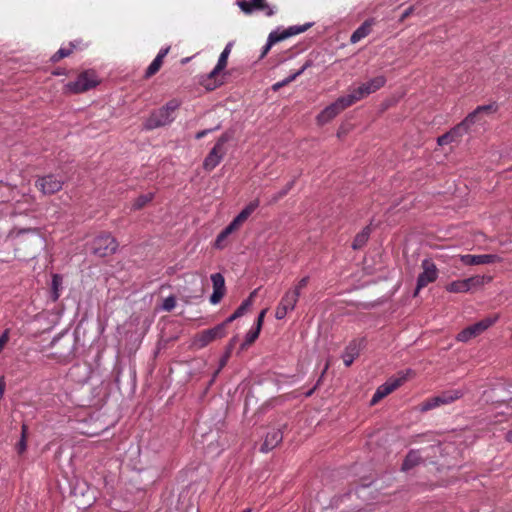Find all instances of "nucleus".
<instances>
[{
    "instance_id": "obj_1",
    "label": "nucleus",
    "mask_w": 512,
    "mask_h": 512,
    "mask_svg": "<svg viewBox=\"0 0 512 512\" xmlns=\"http://www.w3.org/2000/svg\"><path fill=\"white\" fill-rule=\"evenodd\" d=\"M13 247L15 256L20 259L34 257L44 245V238L38 228H13L6 236Z\"/></svg>"
},
{
    "instance_id": "obj_2",
    "label": "nucleus",
    "mask_w": 512,
    "mask_h": 512,
    "mask_svg": "<svg viewBox=\"0 0 512 512\" xmlns=\"http://www.w3.org/2000/svg\"><path fill=\"white\" fill-rule=\"evenodd\" d=\"M181 104V100L174 98L159 109L153 110L143 123V128L151 131L171 124L175 120V113Z\"/></svg>"
},
{
    "instance_id": "obj_3",
    "label": "nucleus",
    "mask_w": 512,
    "mask_h": 512,
    "mask_svg": "<svg viewBox=\"0 0 512 512\" xmlns=\"http://www.w3.org/2000/svg\"><path fill=\"white\" fill-rule=\"evenodd\" d=\"M231 135L227 132L223 133L216 141L203 162V168L206 171H212L222 161L227 153V143L230 141Z\"/></svg>"
},
{
    "instance_id": "obj_4",
    "label": "nucleus",
    "mask_w": 512,
    "mask_h": 512,
    "mask_svg": "<svg viewBox=\"0 0 512 512\" xmlns=\"http://www.w3.org/2000/svg\"><path fill=\"white\" fill-rule=\"evenodd\" d=\"M310 26H311V24L307 23L304 25L290 26L280 33L278 31H272L268 36L267 43L264 45V47L262 49L260 59L264 58L268 54V52L270 51L271 47L274 44H276L280 41H283L289 37L301 34L305 31H307L310 28Z\"/></svg>"
},
{
    "instance_id": "obj_5",
    "label": "nucleus",
    "mask_w": 512,
    "mask_h": 512,
    "mask_svg": "<svg viewBox=\"0 0 512 512\" xmlns=\"http://www.w3.org/2000/svg\"><path fill=\"white\" fill-rule=\"evenodd\" d=\"M118 248V242L110 233H101L92 241V252L99 256L105 257L115 253Z\"/></svg>"
},
{
    "instance_id": "obj_6",
    "label": "nucleus",
    "mask_w": 512,
    "mask_h": 512,
    "mask_svg": "<svg viewBox=\"0 0 512 512\" xmlns=\"http://www.w3.org/2000/svg\"><path fill=\"white\" fill-rule=\"evenodd\" d=\"M497 321V317H487L480 320L477 323H474L463 330H461L457 336L456 340L459 342H468L473 338L481 335L484 331H486L489 327H491Z\"/></svg>"
},
{
    "instance_id": "obj_7",
    "label": "nucleus",
    "mask_w": 512,
    "mask_h": 512,
    "mask_svg": "<svg viewBox=\"0 0 512 512\" xmlns=\"http://www.w3.org/2000/svg\"><path fill=\"white\" fill-rule=\"evenodd\" d=\"M496 111L497 105L495 104L478 106L473 112L468 114L466 118L459 124L462 128H464V131L468 133L473 125H483L485 123V121L483 120L484 114H492Z\"/></svg>"
},
{
    "instance_id": "obj_8",
    "label": "nucleus",
    "mask_w": 512,
    "mask_h": 512,
    "mask_svg": "<svg viewBox=\"0 0 512 512\" xmlns=\"http://www.w3.org/2000/svg\"><path fill=\"white\" fill-rule=\"evenodd\" d=\"M421 268L423 271L417 278L414 296H417L421 289L425 288L428 284L435 282L438 278V269L431 260L424 259L421 263Z\"/></svg>"
},
{
    "instance_id": "obj_9",
    "label": "nucleus",
    "mask_w": 512,
    "mask_h": 512,
    "mask_svg": "<svg viewBox=\"0 0 512 512\" xmlns=\"http://www.w3.org/2000/svg\"><path fill=\"white\" fill-rule=\"evenodd\" d=\"M98 83L95 72L85 71L79 74L75 81L69 82L66 87L73 93H82L95 87Z\"/></svg>"
},
{
    "instance_id": "obj_10",
    "label": "nucleus",
    "mask_w": 512,
    "mask_h": 512,
    "mask_svg": "<svg viewBox=\"0 0 512 512\" xmlns=\"http://www.w3.org/2000/svg\"><path fill=\"white\" fill-rule=\"evenodd\" d=\"M63 184V178L54 174L39 177L35 182V186L45 195H52L60 191Z\"/></svg>"
},
{
    "instance_id": "obj_11",
    "label": "nucleus",
    "mask_w": 512,
    "mask_h": 512,
    "mask_svg": "<svg viewBox=\"0 0 512 512\" xmlns=\"http://www.w3.org/2000/svg\"><path fill=\"white\" fill-rule=\"evenodd\" d=\"M231 49H232V43H228L226 45V47L224 48V50L222 51V53L220 54L219 56V59H218V62L216 64V66L214 67V69L208 74V77H207V82H205V87L209 90H213L215 89L218 85L221 84L220 83H217L215 78L218 76V74L224 70L227 66V60H228V57H229V54L231 52Z\"/></svg>"
},
{
    "instance_id": "obj_12",
    "label": "nucleus",
    "mask_w": 512,
    "mask_h": 512,
    "mask_svg": "<svg viewBox=\"0 0 512 512\" xmlns=\"http://www.w3.org/2000/svg\"><path fill=\"white\" fill-rule=\"evenodd\" d=\"M237 5L243 13L246 15L252 14L254 10H260L265 13L266 16L271 17L276 13V7L270 6L266 0H238Z\"/></svg>"
},
{
    "instance_id": "obj_13",
    "label": "nucleus",
    "mask_w": 512,
    "mask_h": 512,
    "mask_svg": "<svg viewBox=\"0 0 512 512\" xmlns=\"http://www.w3.org/2000/svg\"><path fill=\"white\" fill-rule=\"evenodd\" d=\"M298 299L299 296L296 291H292L291 289L286 291L276 308V319L281 320L285 318L288 312L293 311L298 302Z\"/></svg>"
},
{
    "instance_id": "obj_14",
    "label": "nucleus",
    "mask_w": 512,
    "mask_h": 512,
    "mask_svg": "<svg viewBox=\"0 0 512 512\" xmlns=\"http://www.w3.org/2000/svg\"><path fill=\"white\" fill-rule=\"evenodd\" d=\"M347 105L345 104L342 97H339L335 102L327 106L321 113L317 116V122L320 125H324L335 118L338 114H340L343 110H345Z\"/></svg>"
},
{
    "instance_id": "obj_15",
    "label": "nucleus",
    "mask_w": 512,
    "mask_h": 512,
    "mask_svg": "<svg viewBox=\"0 0 512 512\" xmlns=\"http://www.w3.org/2000/svg\"><path fill=\"white\" fill-rule=\"evenodd\" d=\"M225 335V324H218L211 329L200 332L196 337V344L203 348L212 341L223 338Z\"/></svg>"
},
{
    "instance_id": "obj_16",
    "label": "nucleus",
    "mask_w": 512,
    "mask_h": 512,
    "mask_svg": "<svg viewBox=\"0 0 512 512\" xmlns=\"http://www.w3.org/2000/svg\"><path fill=\"white\" fill-rule=\"evenodd\" d=\"M406 381V377H398V378H391L381 386H379L374 393L371 404L374 405L377 402H379L381 399L392 393L394 390H396L398 387H400L404 382Z\"/></svg>"
},
{
    "instance_id": "obj_17",
    "label": "nucleus",
    "mask_w": 512,
    "mask_h": 512,
    "mask_svg": "<svg viewBox=\"0 0 512 512\" xmlns=\"http://www.w3.org/2000/svg\"><path fill=\"white\" fill-rule=\"evenodd\" d=\"M460 260L464 265H485L499 263L502 261V258L496 254H465L460 256Z\"/></svg>"
},
{
    "instance_id": "obj_18",
    "label": "nucleus",
    "mask_w": 512,
    "mask_h": 512,
    "mask_svg": "<svg viewBox=\"0 0 512 512\" xmlns=\"http://www.w3.org/2000/svg\"><path fill=\"white\" fill-rule=\"evenodd\" d=\"M364 347V339L352 340L342 355L343 362L346 367H349L353 361L359 356L361 349Z\"/></svg>"
},
{
    "instance_id": "obj_19",
    "label": "nucleus",
    "mask_w": 512,
    "mask_h": 512,
    "mask_svg": "<svg viewBox=\"0 0 512 512\" xmlns=\"http://www.w3.org/2000/svg\"><path fill=\"white\" fill-rule=\"evenodd\" d=\"M211 281L213 284V293L210 297L212 304H217L223 298L225 294V279L222 274L215 273L211 275Z\"/></svg>"
},
{
    "instance_id": "obj_20",
    "label": "nucleus",
    "mask_w": 512,
    "mask_h": 512,
    "mask_svg": "<svg viewBox=\"0 0 512 512\" xmlns=\"http://www.w3.org/2000/svg\"><path fill=\"white\" fill-rule=\"evenodd\" d=\"M283 433L280 428L272 429L269 431L264 439L263 444L261 445L260 451L263 453H267L274 449L279 443L282 442Z\"/></svg>"
},
{
    "instance_id": "obj_21",
    "label": "nucleus",
    "mask_w": 512,
    "mask_h": 512,
    "mask_svg": "<svg viewBox=\"0 0 512 512\" xmlns=\"http://www.w3.org/2000/svg\"><path fill=\"white\" fill-rule=\"evenodd\" d=\"M259 199L251 201L230 223L234 230H238L249 216L259 207Z\"/></svg>"
},
{
    "instance_id": "obj_22",
    "label": "nucleus",
    "mask_w": 512,
    "mask_h": 512,
    "mask_svg": "<svg viewBox=\"0 0 512 512\" xmlns=\"http://www.w3.org/2000/svg\"><path fill=\"white\" fill-rule=\"evenodd\" d=\"M465 134L466 132L464 131V128H462L460 124H457L450 131L439 136L437 139V143L439 146H444L454 142H458Z\"/></svg>"
},
{
    "instance_id": "obj_23",
    "label": "nucleus",
    "mask_w": 512,
    "mask_h": 512,
    "mask_svg": "<svg viewBox=\"0 0 512 512\" xmlns=\"http://www.w3.org/2000/svg\"><path fill=\"white\" fill-rule=\"evenodd\" d=\"M170 47L162 48L155 59L151 62V64L148 66V68L145 71L144 77L146 79H149L150 77L154 76L162 67L164 58L169 53Z\"/></svg>"
},
{
    "instance_id": "obj_24",
    "label": "nucleus",
    "mask_w": 512,
    "mask_h": 512,
    "mask_svg": "<svg viewBox=\"0 0 512 512\" xmlns=\"http://www.w3.org/2000/svg\"><path fill=\"white\" fill-rule=\"evenodd\" d=\"M374 25V19H367L365 20L351 35L350 42L352 44H355L362 40L363 38L367 37L371 31L372 26Z\"/></svg>"
},
{
    "instance_id": "obj_25",
    "label": "nucleus",
    "mask_w": 512,
    "mask_h": 512,
    "mask_svg": "<svg viewBox=\"0 0 512 512\" xmlns=\"http://www.w3.org/2000/svg\"><path fill=\"white\" fill-rule=\"evenodd\" d=\"M368 94L366 93V90L364 86L361 84L359 87L353 89L350 94L346 96H342L345 104L347 107L352 106L354 103L360 101L361 99L367 97Z\"/></svg>"
},
{
    "instance_id": "obj_26",
    "label": "nucleus",
    "mask_w": 512,
    "mask_h": 512,
    "mask_svg": "<svg viewBox=\"0 0 512 512\" xmlns=\"http://www.w3.org/2000/svg\"><path fill=\"white\" fill-rule=\"evenodd\" d=\"M386 84V77L383 75L376 76L369 81L363 83L366 93L368 95L378 91Z\"/></svg>"
},
{
    "instance_id": "obj_27",
    "label": "nucleus",
    "mask_w": 512,
    "mask_h": 512,
    "mask_svg": "<svg viewBox=\"0 0 512 512\" xmlns=\"http://www.w3.org/2000/svg\"><path fill=\"white\" fill-rule=\"evenodd\" d=\"M464 395V391L461 389H452L442 392L439 397L441 398V404L447 405L460 399Z\"/></svg>"
},
{
    "instance_id": "obj_28",
    "label": "nucleus",
    "mask_w": 512,
    "mask_h": 512,
    "mask_svg": "<svg viewBox=\"0 0 512 512\" xmlns=\"http://www.w3.org/2000/svg\"><path fill=\"white\" fill-rule=\"evenodd\" d=\"M370 233H371L370 226L368 225V226L364 227L363 230L355 236L353 243H352L353 249L357 250V249L362 248L367 243Z\"/></svg>"
},
{
    "instance_id": "obj_29",
    "label": "nucleus",
    "mask_w": 512,
    "mask_h": 512,
    "mask_svg": "<svg viewBox=\"0 0 512 512\" xmlns=\"http://www.w3.org/2000/svg\"><path fill=\"white\" fill-rule=\"evenodd\" d=\"M421 459H422V457H421L419 451H414V450L410 451L407 454V456L402 464V470L407 471V470L412 469L417 464H419Z\"/></svg>"
},
{
    "instance_id": "obj_30",
    "label": "nucleus",
    "mask_w": 512,
    "mask_h": 512,
    "mask_svg": "<svg viewBox=\"0 0 512 512\" xmlns=\"http://www.w3.org/2000/svg\"><path fill=\"white\" fill-rule=\"evenodd\" d=\"M76 48L75 42H70L67 47H61L52 57L51 61L56 63L61 59L70 56L73 53V50Z\"/></svg>"
},
{
    "instance_id": "obj_31",
    "label": "nucleus",
    "mask_w": 512,
    "mask_h": 512,
    "mask_svg": "<svg viewBox=\"0 0 512 512\" xmlns=\"http://www.w3.org/2000/svg\"><path fill=\"white\" fill-rule=\"evenodd\" d=\"M235 232L234 228L229 224L224 230H222L217 236L214 246L217 249H223L226 246L227 237Z\"/></svg>"
},
{
    "instance_id": "obj_32",
    "label": "nucleus",
    "mask_w": 512,
    "mask_h": 512,
    "mask_svg": "<svg viewBox=\"0 0 512 512\" xmlns=\"http://www.w3.org/2000/svg\"><path fill=\"white\" fill-rule=\"evenodd\" d=\"M446 290L451 293H464V292H468L469 288H468V284L466 283V280L463 279V280H456V281L449 283L446 286Z\"/></svg>"
},
{
    "instance_id": "obj_33",
    "label": "nucleus",
    "mask_w": 512,
    "mask_h": 512,
    "mask_svg": "<svg viewBox=\"0 0 512 512\" xmlns=\"http://www.w3.org/2000/svg\"><path fill=\"white\" fill-rule=\"evenodd\" d=\"M466 283L468 284L469 291L472 288L483 286L485 283H488L492 280V277L490 276H472L470 278L465 279Z\"/></svg>"
},
{
    "instance_id": "obj_34",
    "label": "nucleus",
    "mask_w": 512,
    "mask_h": 512,
    "mask_svg": "<svg viewBox=\"0 0 512 512\" xmlns=\"http://www.w3.org/2000/svg\"><path fill=\"white\" fill-rule=\"evenodd\" d=\"M441 398L439 395L431 397L423 401L420 405V411L426 412L441 406Z\"/></svg>"
},
{
    "instance_id": "obj_35",
    "label": "nucleus",
    "mask_w": 512,
    "mask_h": 512,
    "mask_svg": "<svg viewBox=\"0 0 512 512\" xmlns=\"http://www.w3.org/2000/svg\"><path fill=\"white\" fill-rule=\"evenodd\" d=\"M306 69V65H304L301 69H299L297 72L293 73L292 75L288 76L284 80L277 82L273 85V89L276 91L280 89L281 87H284L294 81L298 76H300L304 70Z\"/></svg>"
},
{
    "instance_id": "obj_36",
    "label": "nucleus",
    "mask_w": 512,
    "mask_h": 512,
    "mask_svg": "<svg viewBox=\"0 0 512 512\" xmlns=\"http://www.w3.org/2000/svg\"><path fill=\"white\" fill-rule=\"evenodd\" d=\"M259 334H260V331H258V329H256V328L251 329L246 334L245 340L241 344V350H245L246 348L251 346L256 341V339L259 337Z\"/></svg>"
},
{
    "instance_id": "obj_37",
    "label": "nucleus",
    "mask_w": 512,
    "mask_h": 512,
    "mask_svg": "<svg viewBox=\"0 0 512 512\" xmlns=\"http://www.w3.org/2000/svg\"><path fill=\"white\" fill-rule=\"evenodd\" d=\"M153 199L152 193L140 195L133 203L132 209L139 210L146 206Z\"/></svg>"
},
{
    "instance_id": "obj_38",
    "label": "nucleus",
    "mask_w": 512,
    "mask_h": 512,
    "mask_svg": "<svg viewBox=\"0 0 512 512\" xmlns=\"http://www.w3.org/2000/svg\"><path fill=\"white\" fill-rule=\"evenodd\" d=\"M62 284V277L59 274H54L52 276V293L53 300H57L59 297V287Z\"/></svg>"
},
{
    "instance_id": "obj_39",
    "label": "nucleus",
    "mask_w": 512,
    "mask_h": 512,
    "mask_svg": "<svg viewBox=\"0 0 512 512\" xmlns=\"http://www.w3.org/2000/svg\"><path fill=\"white\" fill-rule=\"evenodd\" d=\"M309 276H305L303 278H301L296 284L295 286L291 289L292 291H296V293L298 294V296L300 297V294H301V290L306 288L308 283H309Z\"/></svg>"
},
{
    "instance_id": "obj_40",
    "label": "nucleus",
    "mask_w": 512,
    "mask_h": 512,
    "mask_svg": "<svg viewBox=\"0 0 512 512\" xmlns=\"http://www.w3.org/2000/svg\"><path fill=\"white\" fill-rule=\"evenodd\" d=\"M294 183L295 181L292 180L290 182H288L285 187L279 191L274 197H273V201H278L279 199L283 198L291 189L292 187L294 186Z\"/></svg>"
},
{
    "instance_id": "obj_41",
    "label": "nucleus",
    "mask_w": 512,
    "mask_h": 512,
    "mask_svg": "<svg viewBox=\"0 0 512 512\" xmlns=\"http://www.w3.org/2000/svg\"><path fill=\"white\" fill-rule=\"evenodd\" d=\"M26 430H27L26 425H23L22 426V437H21V440L19 441V443L17 444V450H18L19 454L23 453L26 450Z\"/></svg>"
},
{
    "instance_id": "obj_42",
    "label": "nucleus",
    "mask_w": 512,
    "mask_h": 512,
    "mask_svg": "<svg viewBox=\"0 0 512 512\" xmlns=\"http://www.w3.org/2000/svg\"><path fill=\"white\" fill-rule=\"evenodd\" d=\"M175 306H176L175 297L169 296L163 301L162 308H163V310L169 312V311L173 310L175 308Z\"/></svg>"
},
{
    "instance_id": "obj_43",
    "label": "nucleus",
    "mask_w": 512,
    "mask_h": 512,
    "mask_svg": "<svg viewBox=\"0 0 512 512\" xmlns=\"http://www.w3.org/2000/svg\"><path fill=\"white\" fill-rule=\"evenodd\" d=\"M9 334H10V330L5 329L4 332L2 333V335L0 336V352L4 349L5 345L8 343L9 338H10Z\"/></svg>"
},
{
    "instance_id": "obj_44",
    "label": "nucleus",
    "mask_w": 512,
    "mask_h": 512,
    "mask_svg": "<svg viewBox=\"0 0 512 512\" xmlns=\"http://www.w3.org/2000/svg\"><path fill=\"white\" fill-rule=\"evenodd\" d=\"M266 312H267V309H263L258 317H257V320H256V329H258V331H261V328H262V325H263V322H264V317L266 315Z\"/></svg>"
},
{
    "instance_id": "obj_45",
    "label": "nucleus",
    "mask_w": 512,
    "mask_h": 512,
    "mask_svg": "<svg viewBox=\"0 0 512 512\" xmlns=\"http://www.w3.org/2000/svg\"><path fill=\"white\" fill-rule=\"evenodd\" d=\"M414 12V6H410L408 7L403 13L402 15L400 16L399 18V22L400 23H403L408 17H410L412 15V13Z\"/></svg>"
},
{
    "instance_id": "obj_46",
    "label": "nucleus",
    "mask_w": 512,
    "mask_h": 512,
    "mask_svg": "<svg viewBox=\"0 0 512 512\" xmlns=\"http://www.w3.org/2000/svg\"><path fill=\"white\" fill-rule=\"evenodd\" d=\"M229 356H230V352L228 351V352H227V353H226V354L221 358L220 363H219V368H218V370L216 371V373H215V374H218V373H219V371H220L222 368H224V367L226 366L227 361H228V359H229Z\"/></svg>"
},
{
    "instance_id": "obj_47",
    "label": "nucleus",
    "mask_w": 512,
    "mask_h": 512,
    "mask_svg": "<svg viewBox=\"0 0 512 512\" xmlns=\"http://www.w3.org/2000/svg\"><path fill=\"white\" fill-rule=\"evenodd\" d=\"M6 389V382L4 376H0V398H3Z\"/></svg>"
},
{
    "instance_id": "obj_48",
    "label": "nucleus",
    "mask_w": 512,
    "mask_h": 512,
    "mask_svg": "<svg viewBox=\"0 0 512 512\" xmlns=\"http://www.w3.org/2000/svg\"><path fill=\"white\" fill-rule=\"evenodd\" d=\"M212 131H213V129H205V130H201V131H199V132L196 134L195 138H196V139H198V140H199V139H202V138H204L205 136H207V135H208L210 132H212Z\"/></svg>"
},
{
    "instance_id": "obj_49",
    "label": "nucleus",
    "mask_w": 512,
    "mask_h": 512,
    "mask_svg": "<svg viewBox=\"0 0 512 512\" xmlns=\"http://www.w3.org/2000/svg\"><path fill=\"white\" fill-rule=\"evenodd\" d=\"M237 318H239V316L234 311V313L232 315H230L222 324H225V328H226L229 323L233 322Z\"/></svg>"
},
{
    "instance_id": "obj_50",
    "label": "nucleus",
    "mask_w": 512,
    "mask_h": 512,
    "mask_svg": "<svg viewBox=\"0 0 512 512\" xmlns=\"http://www.w3.org/2000/svg\"><path fill=\"white\" fill-rule=\"evenodd\" d=\"M251 297H248L246 300H244L241 304L246 310H248L252 305Z\"/></svg>"
},
{
    "instance_id": "obj_51",
    "label": "nucleus",
    "mask_w": 512,
    "mask_h": 512,
    "mask_svg": "<svg viewBox=\"0 0 512 512\" xmlns=\"http://www.w3.org/2000/svg\"><path fill=\"white\" fill-rule=\"evenodd\" d=\"M246 311L247 310L243 306H241V305L235 310L236 314L239 317L243 316L246 313Z\"/></svg>"
},
{
    "instance_id": "obj_52",
    "label": "nucleus",
    "mask_w": 512,
    "mask_h": 512,
    "mask_svg": "<svg viewBox=\"0 0 512 512\" xmlns=\"http://www.w3.org/2000/svg\"><path fill=\"white\" fill-rule=\"evenodd\" d=\"M506 439L509 442H512V429L506 434Z\"/></svg>"
},
{
    "instance_id": "obj_53",
    "label": "nucleus",
    "mask_w": 512,
    "mask_h": 512,
    "mask_svg": "<svg viewBox=\"0 0 512 512\" xmlns=\"http://www.w3.org/2000/svg\"><path fill=\"white\" fill-rule=\"evenodd\" d=\"M257 292H258V289H255L254 291H252L249 295V297H251V301L253 302V299L254 297L257 295Z\"/></svg>"
},
{
    "instance_id": "obj_54",
    "label": "nucleus",
    "mask_w": 512,
    "mask_h": 512,
    "mask_svg": "<svg viewBox=\"0 0 512 512\" xmlns=\"http://www.w3.org/2000/svg\"><path fill=\"white\" fill-rule=\"evenodd\" d=\"M53 74H55V75H62V74H63V72H62V71H60V70H56V71H54V72H53Z\"/></svg>"
},
{
    "instance_id": "obj_55",
    "label": "nucleus",
    "mask_w": 512,
    "mask_h": 512,
    "mask_svg": "<svg viewBox=\"0 0 512 512\" xmlns=\"http://www.w3.org/2000/svg\"><path fill=\"white\" fill-rule=\"evenodd\" d=\"M328 368H329V363H327V364L325 365V368H324L323 374L327 371V369H328Z\"/></svg>"
},
{
    "instance_id": "obj_56",
    "label": "nucleus",
    "mask_w": 512,
    "mask_h": 512,
    "mask_svg": "<svg viewBox=\"0 0 512 512\" xmlns=\"http://www.w3.org/2000/svg\"><path fill=\"white\" fill-rule=\"evenodd\" d=\"M312 393H313V390H310V391L307 393V396L312 395Z\"/></svg>"
},
{
    "instance_id": "obj_57",
    "label": "nucleus",
    "mask_w": 512,
    "mask_h": 512,
    "mask_svg": "<svg viewBox=\"0 0 512 512\" xmlns=\"http://www.w3.org/2000/svg\"><path fill=\"white\" fill-rule=\"evenodd\" d=\"M243 512H251L250 508L245 509Z\"/></svg>"
},
{
    "instance_id": "obj_58",
    "label": "nucleus",
    "mask_w": 512,
    "mask_h": 512,
    "mask_svg": "<svg viewBox=\"0 0 512 512\" xmlns=\"http://www.w3.org/2000/svg\"><path fill=\"white\" fill-rule=\"evenodd\" d=\"M2 400V398H0V401Z\"/></svg>"
}]
</instances>
